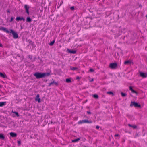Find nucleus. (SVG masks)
<instances>
[{"label":"nucleus","instance_id":"f257e3e1","mask_svg":"<svg viewBox=\"0 0 147 147\" xmlns=\"http://www.w3.org/2000/svg\"><path fill=\"white\" fill-rule=\"evenodd\" d=\"M0 30H2L7 33H12L13 38L14 39H17L18 38V35L17 33L12 29H10L9 30L10 31H9L6 28L4 27H1L0 28Z\"/></svg>","mask_w":147,"mask_h":147},{"label":"nucleus","instance_id":"f03ea898","mask_svg":"<svg viewBox=\"0 0 147 147\" xmlns=\"http://www.w3.org/2000/svg\"><path fill=\"white\" fill-rule=\"evenodd\" d=\"M50 75L49 73H42L39 72H36L35 73L34 75L36 77L37 79H39L45 77L46 76H48Z\"/></svg>","mask_w":147,"mask_h":147},{"label":"nucleus","instance_id":"7ed1b4c3","mask_svg":"<svg viewBox=\"0 0 147 147\" xmlns=\"http://www.w3.org/2000/svg\"><path fill=\"white\" fill-rule=\"evenodd\" d=\"M92 123V121H89L87 120H80L78 122V124H80L82 123Z\"/></svg>","mask_w":147,"mask_h":147},{"label":"nucleus","instance_id":"20e7f679","mask_svg":"<svg viewBox=\"0 0 147 147\" xmlns=\"http://www.w3.org/2000/svg\"><path fill=\"white\" fill-rule=\"evenodd\" d=\"M130 106L132 107L134 106L135 107H140L141 105L140 104H138L137 103L135 102H131L130 104Z\"/></svg>","mask_w":147,"mask_h":147},{"label":"nucleus","instance_id":"39448f33","mask_svg":"<svg viewBox=\"0 0 147 147\" xmlns=\"http://www.w3.org/2000/svg\"><path fill=\"white\" fill-rule=\"evenodd\" d=\"M139 75L142 78H146L147 77V74L146 73H144L142 72H140Z\"/></svg>","mask_w":147,"mask_h":147},{"label":"nucleus","instance_id":"423d86ee","mask_svg":"<svg viewBox=\"0 0 147 147\" xmlns=\"http://www.w3.org/2000/svg\"><path fill=\"white\" fill-rule=\"evenodd\" d=\"M117 66V64L116 63H111L109 65L110 67L112 69L116 68Z\"/></svg>","mask_w":147,"mask_h":147},{"label":"nucleus","instance_id":"0eeeda50","mask_svg":"<svg viewBox=\"0 0 147 147\" xmlns=\"http://www.w3.org/2000/svg\"><path fill=\"white\" fill-rule=\"evenodd\" d=\"M24 8L25 9L27 13V14L29 15V7L27 5H25L24 6Z\"/></svg>","mask_w":147,"mask_h":147},{"label":"nucleus","instance_id":"6e6552de","mask_svg":"<svg viewBox=\"0 0 147 147\" xmlns=\"http://www.w3.org/2000/svg\"><path fill=\"white\" fill-rule=\"evenodd\" d=\"M35 100L36 101H38V103H40L41 102L40 98H39V95L38 94L37 95Z\"/></svg>","mask_w":147,"mask_h":147},{"label":"nucleus","instance_id":"1a4fd4ad","mask_svg":"<svg viewBox=\"0 0 147 147\" xmlns=\"http://www.w3.org/2000/svg\"><path fill=\"white\" fill-rule=\"evenodd\" d=\"M16 20L18 21L21 20H23V21H25V19L23 17H18L16 18Z\"/></svg>","mask_w":147,"mask_h":147},{"label":"nucleus","instance_id":"9d476101","mask_svg":"<svg viewBox=\"0 0 147 147\" xmlns=\"http://www.w3.org/2000/svg\"><path fill=\"white\" fill-rule=\"evenodd\" d=\"M53 84H55L56 86H57L58 84V83L57 82H55L54 81H53V82H51L49 84L48 86H50Z\"/></svg>","mask_w":147,"mask_h":147},{"label":"nucleus","instance_id":"9b49d317","mask_svg":"<svg viewBox=\"0 0 147 147\" xmlns=\"http://www.w3.org/2000/svg\"><path fill=\"white\" fill-rule=\"evenodd\" d=\"M10 135L12 137H14L17 136V134L16 133L13 132H10L9 133Z\"/></svg>","mask_w":147,"mask_h":147},{"label":"nucleus","instance_id":"f8f14e48","mask_svg":"<svg viewBox=\"0 0 147 147\" xmlns=\"http://www.w3.org/2000/svg\"><path fill=\"white\" fill-rule=\"evenodd\" d=\"M0 76L1 77L3 78H5L6 77V76L5 74H3L1 72H0Z\"/></svg>","mask_w":147,"mask_h":147},{"label":"nucleus","instance_id":"ddd939ff","mask_svg":"<svg viewBox=\"0 0 147 147\" xmlns=\"http://www.w3.org/2000/svg\"><path fill=\"white\" fill-rule=\"evenodd\" d=\"M129 90L131 91L132 92L136 94L137 93V92L133 89L132 88L131 86L129 87Z\"/></svg>","mask_w":147,"mask_h":147},{"label":"nucleus","instance_id":"4468645a","mask_svg":"<svg viewBox=\"0 0 147 147\" xmlns=\"http://www.w3.org/2000/svg\"><path fill=\"white\" fill-rule=\"evenodd\" d=\"M6 104V102H0V107H2L5 105Z\"/></svg>","mask_w":147,"mask_h":147},{"label":"nucleus","instance_id":"2eb2a0df","mask_svg":"<svg viewBox=\"0 0 147 147\" xmlns=\"http://www.w3.org/2000/svg\"><path fill=\"white\" fill-rule=\"evenodd\" d=\"M80 140V138H78L77 139L72 140V142H78Z\"/></svg>","mask_w":147,"mask_h":147},{"label":"nucleus","instance_id":"dca6fc26","mask_svg":"<svg viewBox=\"0 0 147 147\" xmlns=\"http://www.w3.org/2000/svg\"><path fill=\"white\" fill-rule=\"evenodd\" d=\"M78 69V68L76 67H74L71 66L70 69L72 70H75Z\"/></svg>","mask_w":147,"mask_h":147},{"label":"nucleus","instance_id":"f3484780","mask_svg":"<svg viewBox=\"0 0 147 147\" xmlns=\"http://www.w3.org/2000/svg\"><path fill=\"white\" fill-rule=\"evenodd\" d=\"M128 126L130 127H131L134 129L136 128L137 127V126L135 125H132L130 124H128Z\"/></svg>","mask_w":147,"mask_h":147},{"label":"nucleus","instance_id":"a211bd4d","mask_svg":"<svg viewBox=\"0 0 147 147\" xmlns=\"http://www.w3.org/2000/svg\"><path fill=\"white\" fill-rule=\"evenodd\" d=\"M131 62L129 60H127L125 61L124 62V64L125 65L127 64H128L130 63Z\"/></svg>","mask_w":147,"mask_h":147},{"label":"nucleus","instance_id":"6ab92c4d","mask_svg":"<svg viewBox=\"0 0 147 147\" xmlns=\"http://www.w3.org/2000/svg\"><path fill=\"white\" fill-rule=\"evenodd\" d=\"M31 19L29 17H27L26 18V21L28 22H30L31 21Z\"/></svg>","mask_w":147,"mask_h":147},{"label":"nucleus","instance_id":"aec40b11","mask_svg":"<svg viewBox=\"0 0 147 147\" xmlns=\"http://www.w3.org/2000/svg\"><path fill=\"white\" fill-rule=\"evenodd\" d=\"M69 52L72 54H75L76 53V50H70Z\"/></svg>","mask_w":147,"mask_h":147},{"label":"nucleus","instance_id":"412c9836","mask_svg":"<svg viewBox=\"0 0 147 147\" xmlns=\"http://www.w3.org/2000/svg\"><path fill=\"white\" fill-rule=\"evenodd\" d=\"M4 138L5 137L3 135L1 134H0V139L3 140Z\"/></svg>","mask_w":147,"mask_h":147},{"label":"nucleus","instance_id":"4be33fe9","mask_svg":"<svg viewBox=\"0 0 147 147\" xmlns=\"http://www.w3.org/2000/svg\"><path fill=\"white\" fill-rule=\"evenodd\" d=\"M55 42V40H54L53 41L51 42L49 44V45L50 46H52L54 42Z\"/></svg>","mask_w":147,"mask_h":147},{"label":"nucleus","instance_id":"5701e85b","mask_svg":"<svg viewBox=\"0 0 147 147\" xmlns=\"http://www.w3.org/2000/svg\"><path fill=\"white\" fill-rule=\"evenodd\" d=\"M66 82L67 83H69L71 82V80L70 79L67 78L66 79Z\"/></svg>","mask_w":147,"mask_h":147},{"label":"nucleus","instance_id":"b1692460","mask_svg":"<svg viewBox=\"0 0 147 147\" xmlns=\"http://www.w3.org/2000/svg\"><path fill=\"white\" fill-rule=\"evenodd\" d=\"M121 95L123 97H125L126 95V94L123 93V92L121 93Z\"/></svg>","mask_w":147,"mask_h":147},{"label":"nucleus","instance_id":"393cba45","mask_svg":"<svg viewBox=\"0 0 147 147\" xmlns=\"http://www.w3.org/2000/svg\"><path fill=\"white\" fill-rule=\"evenodd\" d=\"M107 93L109 94H111L113 96L114 95L113 93L111 91L108 92H107Z\"/></svg>","mask_w":147,"mask_h":147},{"label":"nucleus","instance_id":"a878e982","mask_svg":"<svg viewBox=\"0 0 147 147\" xmlns=\"http://www.w3.org/2000/svg\"><path fill=\"white\" fill-rule=\"evenodd\" d=\"M94 98H98V96L96 94H94L93 95Z\"/></svg>","mask_w":147,"mask_h":147},{"label":"nucleus","instance_id":"bb28decb","mask_svg":"<svg viewBox=\"0 0 147 147\" xmlns=\"http://www.w3.org/2000/svg\"><path fill=\"white\" fill-rule=\"evenodd\" d=\"M13 113L15 114H16V115L18 117H19V115L18 114V112H15V111H14V112H13Z\"/></svg>","mask_w":147,"mask_h":147},{"label":"nucleus","instance_id":"cd10ccee","mask_svg":"<svg viewBox=\"0 0 147 147\" xmlns=\"http://www.w3.org/2000/svg\"><path fill=\"white\" fill-rule=\"evenodd\" d=\"M89 71L91 72H93L94 71V70L92 69H90L89 70Z\"/></svg>","mask_w":147,"mask_h":147},{"label":"nucleus","instance_id":"c85d7f7f","mask_svg":"<svg viewBox=\"0 0 147 147\" xmlns=\"http://www.w3.org/2000/svg\"><path fill=\"white\" fill-rule=\"evenodd\" d=\"M99 127H100L98 125L96 126V128L97 129H99Z\"/></svg>","mask_w":147,"mask_h":147},{"label":"nucleus","instance_id":"c756f323","mask_svg":"<svg viewBox=\"0 0 147 147\" xmlns=\"http://www.w3.org/2000/svg\"><path fill=\"white\" fill-rule=\"evenodd\" d=\"M29 42L30 44H33V43H34V42L31 40Z\"/></svg>","mask_w":147,"mask_h":147},{"label":"nucleus","instance_id":"7c9ffc66","mask_svg":"<svg viewBox=\"0 0 147 147\" xmlns=\"http://www.w3.org/2000/svg\"><path fill=\"white\" fill-rule=\"evenodd\" d=\"M13 20V17H11L10 19V22H12Z\"/></svg>","mask_w":147,"mask_h":147},{"label":"nucleus","instance_id":"2f4dec72","mask_svg":"<svg viewBox=\"0 0 147 147\" xmlns=\"http://www.w3.org/2000/svg\"><path fill=\"white\" fill-rule=\"evenodd\" d=\"M80 78V77H79L78 76H77L76 77V79H77V80H79V79Z\"/></svg>","mask_w":147,"mask_h":147},{"label":"nucleus","instance_id":"473e14b6","mask_svg":"<svg viewBox=\"0 0 147 147\" xmlns=\"http://www.w3.org/2000/svg\"><path fill=\"white\" fill-rule=\"evenodd\" d=\"M87 114H91V113L90 111H88L87 112Z\"/></svg>","mask_w":147,"mask_h":147},{"label":"nucleus","instance_id":"72a5a7b5","mask_svg":"<svg viewBox=\"0 0 147 147\" xmlns=\"http://www.w3.org/2000/svg\"><path fill=\"white\" fill-rule=\"evenodd\" d=\"M71 10H74V6H73V7H71Z\"/></svg>","mask_w":147,"mask_h":147},{"label":"nucleus","instance_id":"f704fd0d","mask_svg":"<svg viewBox=\"0 0 147 147\" xmlns=\"http://www.w3.org/2000/svg\"><path fill=\"white\" fill-rule=\"evenodd\" d=\"M119 136L118 134H116L115 135V137L118 136Z\"/></svg>","mask_w":147,"mask_h":147},{"label":"nucleus","instance_id":"c9c22d12","mask_svg":"<svg viewBox=\"0 0 147 147\" xmlns=\"http://www.w3.org/2000/svg\"><path fill=\"white\" fill-rule=\"evenodd\" d=\"M18 144H20L21 142H20V141H18Z\"/></svg>","mask_w":147,"mask_h":147},{"label":"nucleus","instance_id":"e433bc0d","mask_svg":"<svg viewBox=\"0 0 147 147\" xmlns=\"http://www.w3.org/2000/svg\"><path fill=\"white\" fill-rule=\"evenodd\" d=\"M3 45L2 44L0 43V47H2Z\"/></svg>","mask_w":147,"mask_h":147},{"label":"nucleus","instance_id":"4c0bfd02","mask_svg":"<svg viewBox=\"0 0 147 147\" xmlns=\"http://www.w3.org/2000/svg\"><path fill=\"white\" fill-rule=\"evenodd\" d=\"M93 79H92V80L90 81V82H92L93 81Z\"/></svg>","mask_w":147,"mask_h":147},{"label":"nucleus","instance_id":"58836bf2","mask_svg":"<svg viewBox=\"0 0 147 147\" xmlns=\"http://www.w3.org/2000/svg\"><path fill=\"white\" fill-rule=\"evenodd\" d=\"M146 17L147 18V15L146 16Z\"/></svg>","mask_w":147,"mask_h":147},{"label":"nucleus","instance_id":"ea45409f","mask_svg":"<svg viewBox=\"0 0 147 147\" xmlns=\"http://www.w3.org/2000/svg\"><path fill=\"white\" fill-rule=\"evenodd\" d=\"M140 7H142V6H141V5H140L139 6Z\"/></svg>","mask_w":147,"mask_h":147}]
</instances>
